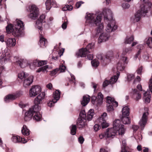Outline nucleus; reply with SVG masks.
<instances>
[{"instance_id":"f257e3e1","label":"nucleus","mask_w":152,"mask_h":152,"mask_svg":"<svg viewBox=\"0 0 152 152\" xmlns=\"http://www.w3.org/2000/svg\"><path fill=\"white\" fill-rule=\"evenodd\" d=\"M102 13L104 16V19L110 21L106 27V31L110 33L115 30L117 27L115 24V21L113 20L112 13L111 10L109 9H105L103 10Z\"/></svg>"},{"instance_id":"f03ea898","label":"nucleus","mask_w":152,"mask_h":152,"mask_svg":"<svg viewBox=\"0 0 152 152\" xmlns=\"http://www.w3.org/2000/svg\"><path fill=\"white\" fill-rule=\"evenodd\" d=\"M87 19L89 22L91 23H94L98 27L97 32L98 33L101 32L103 29L104 26L102 23H100L101 20V17L100 15H96L94 14H90L88 15Z\"/></svg>"},{"instance_id":"7ed1b4c3","label":"nucleus","mask_w":152,"mask_h":152,"mask_svg":"<svg viewBox=\"0 0 152 152\" xmlns=\"http://www.w3.org/2000/svg\"><path fill=\"white\" fill-rule=\"evenodd\" d=\"M45 94L44 92H42L40 93L37 96L36 98L34 100V105L32 106L34 109L35 108L36 106H37L38 107V110H32V113L34 114V119L37 121H39L41 119V115L38 114V112L40 110V107L39 105V104H41L42 102V100L44 99L45 98Z\"/></svg>"},{"instance_id":"20e7f679","label":"nucleus","mask_w":152,"mask_h":152,"mask_svg":"<svg viewBox=\"0 0 152 152\" xmlns=\"http://www.w3.org/2000/svg\"><path fill=\"white\" fill-rule=\"evenodd\" d=\"M15 27H13L12 34L14 36L19 37L24 34L23 23L21 20L17 19L15 23Z\"/></svg>"},{"instance_id":"39448f33","label":"nucleus","mask_w":152,"mask_h":152,"mask_svg":"<svg viewBox=\"0 0 152 152\" xmlns=\"http://www.w3.org/2000/svg\"><path fill=\"white\" fill-rule=\"evenodd\" d=\"M94 46V44L93 43L89 44L87 46L86 48H82L80 49L76 53V56L77 57L80 56L81 57H86V55L90 53L91 51H90V50L93 48Z\"/></svg>"},{"instance_id":"423d86ee","label":"nucleus","mask_w":152,"mask_h":152,"mask_svg":"<svg viewBox=\"0 0 152 152\" xmlns=\"http://www.w3.org/2000/svg\"><path fill=\"white\" fill-rule=\"evenodd\" d=\"M124 126L121 124V121L119 120H116L113 122V127L114 129L117 130L118 134L122 135L124 134L125 129L124 127Z\"/></svg>"},{"instance_id":"0eeeda50","label":"nucleus","mask_w":152,"mask_h":152,"mask_svg":"<svg viewBox=\"0 0 152 152\" xmlns=\"http://www.w3.org/2000/svg\"><path fill=\"white\" fill-rule=\"evenodd\" d=\"M30 13L28 15L29 18L32 19H36L39 15V9L36 5L32 4L29 6Z\"/></svg>"},{"instance_id":"6e6552de","label":"nucleus","mask_w":152,"mask_h":152,"mask_svg":"<svg viewBox=\"0 0 152 152\" xmlns=\"http://www.w3.org/2000/svg\"><path fill=\"white\" fill-rule=\"evenodd\" d=\"M152 5L151 3H148V4H143L141 5L140 9L137 11L140 12L141 15L144 17L151 8Z\"/></svg>"},{"instance_id":"1a4fd4ad","label":"nucleus","mask_w":152,"mask_h":152,"mask_svg":"<svg viewBox=\"0 0 152 152\" xmlns=\"http://www.w3.org/2000/svg\"><path fill=\"white\" fill-rule=\"evenodd\" d=\"M41 91L40 86L37 85L33 86L29 91V96L31 97H34L39 94Z\"/></svg>"},{"instance_id":"9d476101","label":"nucleus","mask_w":152,"mask_h":152,"mask_svg":"<svg viewBox=\"0 0 152 152\" xmlns=\"http://www.w3.org/2000/svg\"><path fill=\"white\" fill-rule=\"evenodd\" d=\"M103 96L101 93L99 92L98 93L96 97L95 96H92L91 98V101L93 104H96L97 106L100 105L103 102Z\"/></svg>"},{"instance_id":"9b49d317","label":"nucleus","mask_w":152,"mask_h":152,"mask_svg":"<svg viewBox=\"0 0 152 152\" xmlns=\"http://www.w3.org/2000/svg\"><path fill=\"white\" fill-rule=\"evenodd\" d=\"M118 132L113 128L107 129L104 132L105 138H113L114 137Z\"/></svg>"},{"instance_id":"f8f14e48","label":"nucleus","mask_w":152,"mask_h":152,"mask_svg":"<svg viewBox=\"0 0 152 152\" xmlns=\"http://www.w3.org/2000/svg\"><path fill=\"white\" fill-rule=\"evenodd\" d=\"M107 114L106 113H104L101 117L98 119L99 124H101L102 128H105L108 126L109 125L106 121L107 118Z\"/></svg>"},{"instance_id":"ddd939ff","label":"nucleus","mask_w":152,"mask_h":152,"mask_svg":"<svg viewBox=\"0 0 152 152\" xmlns=\"http://www.w3.org/2000/svg\"><path fill=\"white\" fill-rule=\"evenodd\" d=\"M36 108L34 109L32 106L26 112L25 115L24 120L26 121H29L31 118L32 116L34 115V114L32 113V110H38V107L37 106H36Z\"/></svg>"},{"instance_id":"4468645a","label":"nucleus","mask_w":152,"mask_h":152,"mask_svg":"<svg viewBox=\"0 0 152 152\" xmlns=\"http://www.w3.org/2000/svg\"><path fill=\"white\" fill-rule=\"evenodd\" d=\"M117 76H114L111 77L109 81L106 79L104 81L103 83V86L105 87L107 86L109 84H112L114 83L118 79V76L119 75V73L118 72L117 73Z\"/></svg>"},{"instance_id":"2eb2a0df","label":"nucleus","mask_w":152,"mask_h":152,"mask_svg":"<svg viewBox=\"0 0 152 152\" xmlns=\"http://www.w3.org/2000/svg\"><path fill=\"white\" fill-rule=\"evenodd\" d=\"M149 113L148 112H145L143 114L141 119L140 121L139 124L140 126L143 128L146 124L148 119V116Z\"/></svg>"},{"instance_id":"dca6fc26","label":"nucleus","mask_w":152,"mask_h":152,"mask_svg":"<svg viewBox=\"0 0 152 152\" xmlns=\"http://www.w3.org/2000/svg\"><path fill=\"white\" fill-rule=\"evenodd\" d=\"M127 58L126 57H123L120 61L117 64V69L119 71H122L124 69V64H127L128 61H126Z\"/></svg>"},{"instance_id":"f3484780","label":"nucleus","mask_w":152,"mask_h":152,"mask_svg":"<svg viewBox=\"0 0 152 152\" xmlns=\"http://www.w3.org/2000/svg\"><path fill=\"white\" fill-rule=\"evenodd\" d=\"M33 76H27L24 79L23 85L25 87H27L30 85L33 82Z\"/></svg>"},{"instance_id":"a211bd4d","label":"nucleus","mask_w":152,"mask_h":152,"mask_svg":"<svg viewBox=\"0 0 152 152\" xmlns=\"http://www.w3.org/2000/svg\"><path fill=\"white\" fill-rule=\"evenodd\" d=\"M110 37L109 33H103L100 36L98 39V42L101 43L107 40Z\"/></svg>"},{"instance_id":"6ab92c4d","label":"nucleus","mask_w":152,"mask_h":152,"mask_svg":"<svg viewBox=\"0 0 152 152\" xmlns=\"http://www.w3.org/2000/svg\"><path fill=\"white\" fill-rule=\"evenodd\" d=\"M106 102L107 104H113L114 107H116L118 106V104L117 102L115 101L114 98L110 96H107L106 97Z\"/></svg>"},{"instance_id":"aec40b11","label":"nucleus","mask_w":152,"mask_h":152,"mask_svg":"<svg viewBox=\"0 0 152 152\" xmlns=\"http://www.w3.org/2000/svg\"><path fill=\"white\" fill-rule=\"evenodd\" d=\"M12 140L15 143L21 142L24 143L27 142L24 138H23L18 136H13L12 137Z\"/></svg>"},{"instance_id":"412c9836","label":"nucleus","mask_w":152,"mask_h":152,"mask_svg":"<svg viewBox=\"0 0 152 152\" xmlns=\"http://www.w3.org/2000/svg\"><path fill=\"white\" fill-rule=\"evenodd\" d=\"M113 52L112 51H109L107 53L106 56H103L102 54H99L97 56V58L100 60H103L104 58L109 59L110 58L113 56Z\"/></svg>"},{"instance_id":"4be33fe9","label":"nucleus","mask_w":152,"mask_h":152,"mask_svg":"<svg viewBox=\"0 0 152 152\" xmlns=\"http://www.w3.org/2000/svg\"><path fill=\"white\" fill-rule=\"evenodd\" d=\"M5 42L8 47H13L16 44V40L14 38H9Z\"/></svg>"},{"instance_id":"5701e85b","label":"nucleus","mask_w":152,"mask_h":152,"mask_svg":"<svg viewBox=\"0 0 152 152\" xmlns=\"http://www.w3.org/2000/svg\"><path fill=\"white\" fill-rule=\"evenodd\" d=\"M17 97L16 95L10 94L6 96L4 99V101L8 102L15 99Z\"/></svg>"},{"instance_id":"b1692460","label":"nucleus","mask_w":152,"mask_h":152,"mask_svg":"<svg viewBox=\"0 0 152 152\" xmlns=\"http://www.w3.org/2000/svg\"><path fill=\"white\" fill-rule=\"evenodd\" d=\"M46 9L49 10L52 6H55L56 5V2L53 1H51V0H47L45 2Z\"/></svg>"},{"instance_id":"393cba45","label":"nucleus","mask_w":152,"mask_h":152,"mask_svg":"<svg viewBox=\"0 0 152 152\" xmlns=\"http://www.w3.org/2000/svg\"><path fill=\"white\" fill-rule=\"evenodd\" d=\"M122 116H128L130 114V109L128 106L124 107L122 110Z\"/></svg>"},{"instance_id":"a878e982","label":"nucleus","mask_w":152,"mask_h":152,"mask_svg":"<svg viewBox=\"0 0 152 152\" xmlns=\"http://www.w3.org/2000/svg\"><path fill=\"white\" fill-rule=\"evenodd\" d=\"M90 99V97L88 95L83 96L82 100L81 101V104L83 106H86L89 102Z\"/></svg>"},{"instance_id":"bb28decb","label":"nucleus","mask_w":152,"mask_h":152,"mask_svg":"<svg viewBox=\"0 0 152 152\" xmlns=\"http://www.w3.org/2000/svg\"><path fill=\"white\" fill-rule=\"evenodd\" d=\"M47 39L43 37L42 35H41L40 37L39 41V45L40 47H43L45 46L46 43H47Z\"/></svg>"},{"instance_id":"cd10ccee","label":"nucleus","mask_w":152,"mask_h":152,"mask_svg":"<svg viewBox=\"0 0 152 152\" xmlns=\"http://www.w3.org/2000/svg\"><path fill=\"white\" fill-rule=\"evenodd\" d=\"M86 119L84 118H80L78 119L77 122V125L79 128H82L84 127L86 124Z\"/></svg>"},{"instance_id":"c85d7f7f","label":"nucleus","mask_w":152,"mask_h":152,"mask_svg":"<svg viewBox=\"0 0 152 152\" xmlns=\"http://www.w3.org/2000/svg\"><path fill=\"white\" fill-rule=\"evenodd\" d=\"M133 96L136 100L138 101L141 98V95L140 92L138 91L136 89H134Z\"/></svg>"},{"instance_id":"c756f323","label":"nucleus","mask_w":152,"mask_h":152,"mask_svg":"<svg viewBox=\"0 0 152 152\" xmlns=\"http://www.w3.org/2000/svg\"><path fill=\"white\" fill-rule=\"evenodd\" d=\"M94 115V110L92 109L90 110L87 113L86 116L87 119L88 121L91 120L93 118Z\"/></svg>"},{"instance_id":"7c9ffc66","label":"nucleus","mask_w":152,"mask_h":152,"mask_svg":"<svg viewBox=\"0 0 152 152\" xmlns=\"http://www.w3.org/2000/svg\"><path fill=\"white\" fill-rule=\"evenodd\" d=\"M17 62L21 67H24L27 65L26 60L24 59H20Z\"/></svg>"},{"instance_id":"2f4dec72","label":"nucleus","mask_w":152,"mask_h":152,"mask_svg":"<svg viewBox=\"0 0 152 152\" xmlns=\"http://www.w3.org/2000/svg\"><path fill=\"white\" fill-rule=\"evenodd\" d=\"M144 99L145 100V102L148 103H149L150 101V98H151V95L150 94L148 93L147 92H146L144 94Z\"/></svg>"},{"instance_id":"473e14b6","label":"nucleus","mask_w":152,"mask_h":152,"mask_svg":"<svg viewBox=\"0 0 152 152\" xmlns=\"http://www.w3.org/2000/svg\"><path fill=\"white\" fill-rule=\"evenodd\" d=\"M143 16L141 15V14L137 11V13L135 14L134 17V22H137L139 21L140 19Z\"/></svg>"},{"instance_id":"72a5a7b5","label":"nucleus","mask_w":152,"mask_h":152,"mask_svg":"<svg viewBox=\"0 0 152 152\" xmlns=\"http://www.w3.org/2000/svg\"><path fill=\"white\" fill-rule=\"evenodd\" d=\"M143 16L141 15V14L137 11V13L135 14L134 17V22H137L139 21L140 19Z\"/></svg>"},{"instance_id":"f704fd0d","label":"nucleus","mask_w":152,"mask_h":152,"mask_svg":"<svg viewBox=\"0 0 152 152\" xmlns=\"http://www.w3.org/2000/svg\"><path fill=\"white\" fill-rule=\"evenodd\" d=\"M21 132L23 134L28 136L29 134V130L27 128L26 125H24L21 130Z\"/></svg>"},{"instance_id":"c9c22d12","label":"nucleus","mask_w":152,"mask_h":152,"mask_svg":"<svg viewBox=\"0 0 152 152\" xmlns=\"http://www.w3.org/2000/svg\"><path fill=\"white\" fill-rule=\"evenodd\" d=\"M60 92L59 91L56 90L54 93L53 97L54 100L57 101L60 98Z\"/></svg>"},{"instance_id":"e433bc0d","label":"nucleus","mask_w":152,"mask_h":152,"mask_svg":"<svg viewBox=\"0 0 152 152\" xmlns=\"http://www.w3.org/2000/svg\"><path fill=\"white\" fill-rule=\"evenodd\" d=\"M122 121L125 124H128L130 123V120L128 116H122Z\"/></svg>"},{"instance_id":"4c0bfd02","label":"nucleus","mask_w":152,"mask_h":152,"mask_svg":"<svg viewBox=\"0 0 152 152\" xmlns=\"http://www.w3.org/2000/svg\"><path fill=\"white\" fill-rule=\"evenodd\" d=\"M134 38L133 36H131L130 37H127L124 40V43L125 44H130L133 41Z\"/></svg>"},{"instance_id":"58836bf2","label":"nucleus","mask_w":152,"mask_h":152,"mask_svg":"<svg viewBox=\"0 0 152 152\" xmlns=\"http://www.w3.org/2000/svg\"><path fill=\"white\" fill-rule=\"evenodd\" d=\"M49 68L48 66V65H46L43 67H41L39 68L37 70L36 72H45L47 71V70Z\"/></svg>"},{"instance_id":"ea45409f","label":"nucleus","mask_w":152,"mask_h":152,"mask_svg":"<svg viewBox=\"0 0 152 152\" xmlns=\"http://www.w3.org/2000/svg\"><path fill=\"white\" fill-rule=\"evenodd\" d=\"M77 129V127L75 125H72L71 126V134L72 135L76 134Z\"/></svg>"},{"instance_id":"a19ab883","label":"nucleus","mask_w":152,"mask_h":152,"mask_svg":"<svg viewBox=\"0 0 152 152\" xmlns=\"http://www.w3.org/2000/svg\"><path fill=\"white\" fill-rule=\"evenodd\" d=\"M45 16L44 15H41L37 21V24L38 23V24H42V23L44 22V19H45Z\"/></svg>"},{"instance_id":"79ce46f5","label":"nucleus","mask_w":152,"mask_h":152,"mask_svg":"<svg viewBox=\"0 0 152 152\" xmlns=\"http://www.w3.org/2000/svg\"><path fill=\"white\" fill-rule=\"evenodd\" d=\"M15 27L12 26V25L10 24L8 25L6 27V29L7 32L8 33H10L11 32L12 33L13 27Z\"/></svg>"},{"instance_id":"37998d69","label":"nucleus","mask_w":152,"mask_h":152,"mask_svg":"<svg viewBox=\"0 0 152 152\" xmlns=\"http://www.w3.org/2000/svg\"><path fill=\"white\" fill-rule=\"evenodd\" d=\"M28 76L27 74H26L24 72H22L18 75V77L21 79H24Z\"/></svg>"},{"instance_id":"c03bdc74","label":"nucleus","mask_w":152,"mask_h":152,"mask_svg":"<svg viewBox=\"0 0 152 152\" xmlns=\"http://www.w3.org/2000/svg\"><path fill=\"white\" fill-rule=\"evenodd\" d=\"M73 8L72 6L70 5H66L62 8V10L64 11L67 10H71Z\"/></svg>"},{"instance_id":"a18cd8bd","label":"nucleus","mask_w":152,"mask_h":152,"mask_svg":"<svg viewBox=\"0 0 152 152\" xmlns=\"http://www.w3.org/2000/svg\"><path fill=\"white\" fill-rule=\"evenodd\" d=\"M146 44L150 48H152V38L149 37L146 41Z\"/></svg>"},{"instance_id":"49530a36","label":"nucleus","mask_w":152,"mask_h":152,"mask_svg":"<svg viewBox=\"0 0 152 152\" xmlns=\"http://www.w3.org/2000/svg\"><path fill=\"white\" fill-rule=\"evenodd\" d=\"M107 110L109 112H112L114 110L113 105V104H107Z\"/></svg>"},{"instance_id":"de8ad7c7","label":"nucleus","mask_w":152,"mask_h":152,"mask_svg":"<svg viewBox=\"0 0 152 152\" xmlns=\"http://www.w3.org/2000/svg\"><path fill=\"white\" fill-rule=\"evenodd\" d=\"M91 64L93 66L96 67L99 65V62L97 60L95 59L92 61Z\"/></svg>"},{"instance_id":"09e8293b","label":"nucleus","mask_w":152,"mask_h":152,"mask_svg":"<svg viewBox=\"0 0 152 152\" xmlns=\"http://www.w3.org/2000/svg\"><path fill=\"white\" fill-rule=\"evenodd\" d=\"M56 102V101L54 100V99L52 100H50L48 102V106H49L50 107H51L54 105V103H55Z\"/></svg>"},{"instance_id":"8fccbe9b","label":"nucleus","mask_w":152,"mask_h":152,"mask_svg":"<svg viewBox=\"0 0 152 152\" xmlns=\"http://www.w3.org/2000/svg\"><path fill=\"white\" fill-rule=\"evenodd\" d=\"M59 71V69L57 68L52 71H50V75L52 76H54L56 75Z\"/></svg>"},{"instance_id":"3c124183","label":"nucleus","mask_w":152,"mask_h":152,"mask_svg":"<svg viewBox=\"0 0 152 152\" xmlns=\"http://www.w3.org/2000/svg\"><path fill=\"white\" fill-rule=\"evenodd\" d=\"M134 78V75L132 74H128L127 75V80L128 81H130Z\"/></svg>"},{"instance_id":"603ef678","label":"nucleus","mask_w":152,"mask_h":152,"mask_svg":"<svg viewBox=\"0 0 152 152\" xmlns=\"http://www.w3.org/2000/svg\"><path fill=\"white\" fill-rule=\"evenodd\" d=\"M140 48V50L137 53L135 56V57L136 58H137L138 57L139 54H140V50L143 49V45H138L137 46V48Z\"/></svg>"},{"instance_id":"864d4df0","label":"nucleus","mask_w":152,"mask_h":152,"mask_svg":"<svg viewBox=\"0 0 152 152\" xmlns=\"http://www.w3.org/2000/svg\"><path fill=\"white\" fill-rule=\"evenodd\" d=\"M80 116L82 118H84L86 117V112L85 110L81 111L80 114Z\"/></svg>"},{"instance_id":"5fc2aeb1","label":"nucleus","mask_w":152,"mask_h":152,"mask_svg":"<svg viewBox=\"0 0 152 152\" xmlns=\"http://www.w3.org/2000/svg\"><path fill=\"white\" fill-rule=\"evenodd\" d=\"M59 71L60 72H64L66 69V67L65 66L62 65H61L59 68Z\"/></svg>"},{"instance_id":"6e6d98bb","label":"nucleus","mask_w":152,"mask_h":152,"mask_svg":"<svg viewBox=\"0 0 152 152\" xmlns=\"http://www.w3.org/2000/svg\"><path fill=\"white\" fill-rule=\"evenodd\" d=\"M47 61H39L38 62V65L39 66H43L47 63Z\"/></svg>"},{"instance_id":"4d7b16f0","label":"nucleus","mask_w":152,"mask_h":152,"mask_svg":"<svg viewBox=\"0 0 152 152\" xmlns=\"http://www.w3.org/2000/svg\"><path fill=\"white\" fill-rule=\"evenodd\" d=\"M132 48H125L123 50V52L124 53V54H125L126 53H129L132 50Z\"/></svg>"},{"instance_id":"13d9d810","label":"nucleus","mask_w":152,"mask_h":152,"mask_svg":"<svg viewBox=\"0 0 152 152\" xmlns=\"http://www.w3.org/2000/svg\"><path fill=\"white\" fill-rule=\"evenodd\" d=\"M84 3L83 1H80L77 2L75 6L77 8H79L81 6L82 4H83Z\"/></svg>"},{"instance_id":"bf43d9fd","label":"nucleus","mask_w":152,"mask_h":152,"mask_svg":"<svg viewBox=\"0 0 152 152\" xmlns=\"http://www.w3.org/2000/svg\"><path fill=\"white\" fill-rule=\"evenodd\" d=\"M122 7L124 9H128L130 7V5L128 3H124L122 4Z\"/></svg>"},{"instance_id":"052dcab7","label":"nucleus","mask_w":152,"mask_h":152,"mask_svg":"<svg viewBox=\"0 0 152 152\" xmlns=\"http://www.w3.org/2000/svg\"><path fill=\"white\" fill-rule=\"evenodd\" d=\"M100 128V125L98 124H96L94 126V130L96 132Z\"/></svg>"},{"instance_id":"680f3d73","label":"nucleus","mask_w":152,"mask_h":152,"mask_svg":"<svg viewBox=\"0 0 152 152\" xmlns=\"http://www.w3.org/2000/svg\"><path fill=\"white\" fill-rule=\"evenodd\" d=\"M142 66H141L139 67L137 70V73L139 75L141 74L142 71Z\"/></svg>"},{"instance_id":"e2e57ef3","label":"nucleus","mask_w":152,"mask_h":152,"mask_svg":"<svg viewBox=\"0 0 152 152\" xmlns=\"http://www.w3.org/2000/svg\"><path fill=\"white\" fill-rule=\"evenodd\" d=\"M149 88L150 91L152 93V79H151L150 80Z\"/></svg>"},{"instance_id":"0e129e2a","label":"nucleus","mask_w":152,"mask_h":152,"mask_svg":"<svg viewBox=\"0 0 152 152\" xmlns=\"http://www.w3.org/2000/svg\"><path fill=\"white\" fill-rule=\"evenodd\" d=\"M84 138L82 136H80L78 138V141L80 142V143L81 144H82L83 143L84 141Z\"/></svg>"},{"instance_id":"69168bd1","label":"nucleus","mask_w":152,"mask_h":152,"mask_svg":"<svg viewBox=\"0 0 152 152\" xmlns=\"http://www.w3.org/2000/svg\"><path fill=\"white\" fill-rule=\"evenodd\" d=\"M141 80V79L140 76H137L136 79L134 80L133 82V84H135L136 83V81H138L139 82H140Z\"/></svg>"},{"instance_id":"338daca9","label":"nucleus","mask_w":152,"mask_h":152,"mask_svg":"<svg viewBox=\"0 0 152 152\" xmlns=\"http://www.w3.org/2000/svg\"><path fill=\"white\" fill-rule=\"evenodd\" d=\"M139 127L137 125H133L132 126V128L134 131L135 132L138 129Z\"/></svg>"},{"instance_id":"774afa93","label":"nucleus","mask_w":152,"mask_h":152,"mask_svg":"<svg viewBox=\"0 0 152 152\" xmlns=\"http://www.w3.org/2000/svg\"><path fill=\"white\" fill-rule=\"evenodd\" d=\"M126 142L125 140H123L122 141V149H125V147L126 146Z\"/></svg>"}]
</instances>
